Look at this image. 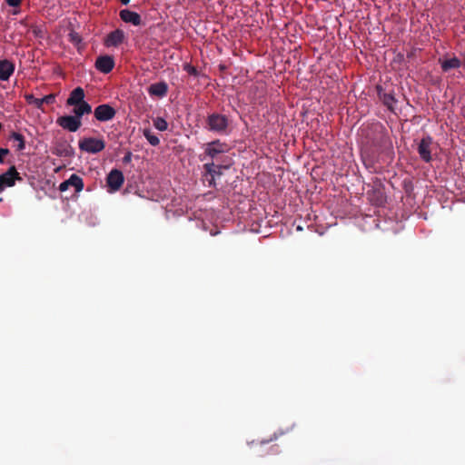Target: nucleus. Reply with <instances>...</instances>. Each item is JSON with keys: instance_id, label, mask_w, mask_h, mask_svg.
Instances as JSON below:
<instances>
[{"instance_id": "obj_1", "label": "nucleus", "mask_w": 465, "mask_h": 465, "mask_svg": "<svg viewBox=\"0 0 465 465\" xmlns=\"http://www.w3.org/2000/svg\"><path fill=\"white\" fill-rule=\"evenodd\" d=\"M79 149L88 153H98L105 147V143L103 139L86 137L79 141Z\"/></svg>"}, {"instance_id": "obj_2", "label": "nucleus", "mask_w": 465, "mask_h": 465, "mask_svg": "<svg viewBox=\"0 0 465 465\" xmlns=\"http://www.w3.org/2000/svg\"><path fill=\"white\" fill-rule=\"evenodd\" d=\"M208 126L213 132L223 134L225 133L228 126V119L220 114H213L208 116Z\"/></svg>"}, {"instance_id": "obj_3", "label": "nucleus", "mask_w": 465, "mask_h": 465, "mask_svg": "<svg viewBox=\"0 0 465 465\" xmlns=\"http://www.w3.org/2000/svg\"><path fill=\"white\" fill-rule=\"evenodd\" d=\"M56 124L63 128L71 133H74L78 131V129L82 125V121L78 119L75 115H63L59 116L56 119Z\"/></svg>"}, {"instance_id": "obj_4", "label": "nucleus", "mask_w": 465, "mask_h": 465, "mask_svg": "<svg viewBox=\"0 0 465 465\" xmlns=\"http://www.w3.org/2000/svg\"><path fill=\"white\" fill-rule=\"evenodd\" d=\"M124 177L123 173L118 169L112 170L106 177L108 192L114 193L118 191L124 184Z\"/></svg>"}, {"instance_id": "obj_5", "label": "nucleus", "mask_w": 465, "mask_h": 465, "mask_svg": "<svg viewBox=\"0 0 465 465\" xmlns=\"http://www.w3.org/2000/svg\"><path fill=\"white\" fill-rule=\"evenodd\" d=\"M16 180H21V177L16 168L11 166L5 173L0 174V193L7 187L14 186Z\"/></svg>"}, {"instance_id": "obj_6", "label": "nucleus", "mask_w": 465, "mask_h": 465, "mask_svg": "<svg viewBox=\"0 0 465 465\" xmlns=\"http://www.w3.org/2000/svg\"><path fill=\"white\" fill-rule=\"evenodd\" d=\"M69 187H73L77 193L82 192L84 189L83 179L79 175L73 173L67 180L59 184L58 189L63 193L67 191Z\"/></svg>"}, {"instance_id": "obj_7", "label": "nucleus", "mask_w": 465, "mask_h": 465, "mask_svg": "<svg viewBox=\"0 0 465 465\" xmlns=\"http://www.w3.org/2000/svg\"><path fill=\"white\" fill-rule=\"evenodd\" d=\"M115 110L107 104L98 105L94 112V117L99 122H107L115 116Z\"/></svg>"}, {"instance_id": "obj_8", "label": "nucleus", "mask_w": 465, "mask_h": 465, "mask_svg": "<svg viewBox=\"0 0 465 465\" xmlns=\"http://www.w3.org/2000/svg\"><path fill=\"white\" fill-rule=\"evenodd\" d=\"M227 151L225 143H221L219 140L208 143L205 147V154L213 161L217 159L218 155Z\"/></svg>"}, {"instance_id": "obj_9", "label": "nucleus", "mask_w": 465, "mask_h": 465, "mask_svg": "<svg viewBox=\"0 0 465 465\" xmlns=\"http://www.w3.org/2000/svg\"><path fill=\"white\" fill-rule=\"evenodd\" d=\"M114 67V60L110 55H101L95 61V68L103 74L110 73Z\"/></svg>"}, {"instance_id": "obj_10", "label": "nucleus", "mask_w": 465, "mask_h": 465, "mask_svg": "<svg viewBox=\"0 0 465 465\" xmlns=\"http://www.w3.org/2000/svg\"><path fill=\"white\" fill-rule=\"evenodd\" d=\"M432 143V139L430 136L423 137L418 146V153L420 156V158L426 162L429 163L431 160V154H430V145Z\"/></svg>"}, {"instance_id": "obj_11", "label": "nucleus", "mask_w": 465, "mask_h": 465, "mask_svg": "<svg viewBox=\"0 0 465 465\" xmlns=\"http://www.w3.org/2000/svg\"><path fill=\"white\" fill-rule=\"evenodd\" d=\"M124 39V33L121 29H116L111 32L104 40V45L107 47H116L123 43Z\"/></svg>"}, {"instance_id": "obj_12", "label": "nucleus", "mask_w": 465, "mask_h": 465, "mask_svg": "<svg viewBox=\"0 0 465 465\" xmlns=\"http://www.w3.org/2000/svg\"><path fill=\"white\" fill-rule=\"evenodd\" d=\"M227 167L228 166L217 164L214 163V161L204 163L203 168L206 171V176L211 177V179L209 180V183L212 184L215 177L220 176L222 174V170Z\"/></svg>"}, {"instance_id": "obj_13", "label": "nucleus", "mask_w": 465, "mask_h": 465, "mask_svg": "<svg viewBox=\"0 0 465 465\" xmlns=\"http://www.w3.org/2000/svg\"><path fill=\"white\" fill-rule=\"evenodd\" d=\"M15 72V64L9 60L0 61V80L7 81Z\"/></svg>"}, {"instance_id": "obj_14", "label": "nucleus", "mask_w": 465, "mask_h": 465, "mask_svg": "<svg viewBox=\"0 0 465 465\" xmlns=\"http://www.w3.org/2000/svg\"><path fill=\"white\" fill-rule=\"evenodd\" d=\"M120 17L124 23H128L133 25H139L141 24L140 15L128 9L121 10Z\"/></svg>"}, {"instance_id": "obj_15", "label": "nucleus", "mask_w": 465, "mask_h": 465, "mask_svg": "<svg viewBox=\"0 0 465 465\" xmlns=\"http://www.w3.org/2000/svg\"><path fill=\"white\" fill-rule=\"evenodd\" d=\"M168 92V85L165 82L153 84L148 88L151 96L164 97Z\"/></svg>"}, {"instance_id": "obj_16", "label": "nucleus", "mask_w": 465, "mask_h": 465, "mask_svg": "<svg viewBox=\"0 0 465 465\" xmlns=\"http://www.w3.org/2000/svg\"><path fill=\"white\" fill-rule=\"evenodd\" d=\"M84 101V91L82 87L74 88L69 94L66 100V104L73 106L74 104H81Z\"/></svg>"}, {"instance_id": "obj_17", "label": "nucleus", "mask_w": 465, "mask_h": 465, "mask_svg": "<svg viewBox=\"0 0 465 465\" xmlns=\"http://www.w3.org/2000/svg\"><path fill=\"white\" fill-rule=\"evenodd\" d=\"M74 108L73 110L74 115L78 117V119L81 121H82V117L84 114H88L92 112L91 105L85 101L82 102L81 104H74Z\"/></svg>"}, {"instance_id": "obj_18", "label": "nucleus", "mask_w": 465, "mask_h": 465, "mask_svg": "<svg viewBox=\"0 0 465 465\" xmlns=\"http://www.w3.org/2000/svg\"><path fill=\"white\" fill-rule=\"evenodd\" d=\"M461 62L457 57H452L440 62V66L443 72H448L450 69L460 67Z\"/></svg>"}, {"instance_id": "obj_19", "label": "nucleus", "mask_w": 465, "mask_h": 465, "mask_svg": "<svg viewBox=\"0 0 465 465\" xmlns=\"http://www.w3.org/2000/svg\"><path fill=\"white\" fill-rule=\"evenodd\" d=\"M380 98L382 101L383 104L391 111L394 110V105L397 103V100L395 99L394 95L392 94H381Z\"/></svg>"}, {"instance_id": "obj_20", "label": "nucleus", "mask_w": 465, "mask_h": 465, "mask_svg": "<svg viewBox=\"0 0 465 465\" xmlns=\"http://www.w3.org/2000/svg\"><path fill=\"white\" fill-rule=\"evenodd\" d=\"M143 134L151 145L157 146L160 143V139L158 136L155 135L150 129H143Z\"/></svg>"}, {"instance_id": "obj_21", "label": "nucleus", "mask_w": 465, "mask_h": 465, "mask_svg": "<svg viewBox=\"0 0 465 465\" xmlns=\"http://www.w3.org/2000/svg\"><path fill=\"white\" fill-rule=\"evenodd\" d=\"M25 99L27 104L34 105L36 109L41 110L44 112L43 104H42V98H35L31 94H25Z\"/></svg>"}, {"instance_id": "obj_22", "label": "nucleus", "mask_w": 465, "mask_h": 465, "mask_svg": "<svg viewBox=\"0 0 465 465\" xmlns=\"http://www.w3.org/2000/svg\"><path fill=\"white\" fill-rule=\"evenodd\" d=\"M31 31L35 37L43 39L45 36L46 30L43 25H34L31 27Z\"/></svg>"}, {"instance_id": "obj_23", "label": "nucleus", "mask_w": 465, "mask_h": 465, "mask_svg": "<svg viewBox=\"0 0 465 465\" xmlns=\"http://www.w3.org/2000/svg\"><path fill=\"white\" fill-rule=\"evenodd\" d=\"M11 139L16 142V149L18 151H23L25 148V143L24 136L19 133H13L11 134Z\"/></svg>"}, {"instance_id": "obj_24", "label": "nucleus", "mask_w": 465, "mask_h": 465, "mask_svg": "<svg viewBox=\"0 0 465 465\" xmlns=\"http://www.w3.org/2000/svg\"><path fill=\"white\" fill-rule=\"evenodd\" d=\"M153 126L161 132L166 131L168 128V123L163 117H156L153 120Z\"/></svg>"}, {"instance_id": "obj_25", "label": "nucleus", "mask_w": 465, "mask_h": 465, "mask_svg": "<svg viewBox=\"0 0 465 465\" xmlns=\"http://www.w3.org/2000/svg\"><path fill=\"white\" fill-rule=\"evenodd\" d=\"M54 153H55L58 156L67 157V156L72 155L73 149L70 145L65 144L61 148H55V151L54 152Z\"/></svg>"}, {"instance_id": "obj_26", "label": "nucleus", "mask_w": 465, "mask_h": 465, "mask_svg": "<svg viewBox=\"0 0 465 465\" xmlns=\"http://www.w3.org/2000/svg\"><path fill=\"white\" fill-rule=\"evenodd\" d=\"M54 102H55V94H50L45 95L42 98V104L43 105H44V104H52Z\"/></svg>"}, {"instance_id": "obj_27", "label": "nucleus", "mask_w": 465, "mask_h": 465, "mask_svg": "<svg viewBox=\"0 0 465 465\" xmlns=\"http://www.w3.org/2000/svg\"><path fill=\"white\" fill-rule=\"evenodd\" d=\"M183 70L191 75H197V69L190 64H183Z\"/></svg>"}, {"instance_id": "obj_28", "label": "nucleus", "mask_w": 465, "mask_h": 465, "mask_svg": "<svg viewBox=\"0 0 465 465\" xmlns=\"http://www.w3.org/2000/svg\"><path fill=\"white\" fill-rule=\"evenodd\" d=\"M9 153L7 148H0V163H4V157Z\"/></svg>"}, {"instance_id": "obj_29", "label": "nucleus", "mask_w": 465, "mask_h": 465, "mask_svg": "<svg viewBox=\"0 0 465 465\" xmlns=\"http://www.w3.org/2000/svg\"><path fill=\"white\" fill-rule=\"evenodd\" d=\"M6 4L13 7H18L22 0H5Z\"/></svg>"}, {"instance_id": "obj_30", "label": "nucleus", "mask_w": 465, "mask_h": 465, "mask_svg": "<svg viewBox=\"0 0 465 465\" xmlns=\"http://www.w3.org/2000/svg\"><path fill=\"white\" fill-rule=\"evenodd\" d=\"M131 160V153H129L127 155L124 156V161L125 163H128Z\"/></svg>"}, {"instance_id": "obj_31", "label": "nucleus", "mask_w": 465, "mask_h": 465, "mask_svg": "<svg viewBox=\"0 0 465 465\" xmlns=\"http://www.w3.org/2000/svg\"><path fill=\"white\" fill-rule=\"evenodd\" d=\"M130 2V0H121V3L123 5H127Z\"/></svg>"}, {"instance_id": "obj_32", "label": "nucleus", "mask_w": 465, "mask_h": 465, "mask_svg": "<svg viewBox=\"0 0 465 465\" xmlns=\"http://www.w3.org/2000/svg\"><path fill=\"white\" fill-rule=\"evenodd\" d=\"M20 10L19 9H15L13 11V15H17L19 14Z\"/></svg>"}, {"instance_id": "obj_33", "label": "nucleus", "mask_w": 465, "mask_h": 465, "mask_svg": "<svg viewBox=\"0 0 465 465\" xmlns=\"http://www.w3.org/2000/svg\"><path fill=\"white\" fill-rule=\"evenodd\" d=\"M20 23H21V25H24L25 26H26V23L25 20L21 21Z\"/></svg>"}, {"instance_id": "obj_34", "label": "nucleus", "mask_w": 465, "mask_h": 465, "mask_svg": "<svg viewBox=\"0 0 465 465\" xmlns=\"http://www.w3.org/2000/svg\"><path fill=\"white\" fill-rule=\"evenodd\" d=\"M73 40H76V37L74 35H71Z\"/></svg>"}]
</instances>
